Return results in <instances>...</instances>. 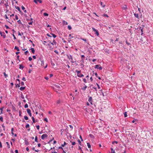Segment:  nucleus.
<instances>
[{
    "label": "nucleus",
    "instance_id": "50",
    "mask_svg": "<svg viewBox=\"0 0 153 153\" xmlns=\"http://www.w3.org/2000/svg\"><path fill=\"white\" fill-rule=\"evenodd\" d=\"M134 132H132L131 134V136L132 137H134Z\"/></svg>",
    "mask_w": 153,
    "mask_h": 153
},
{
    "label": "nucleus",
    "instance_id": "17",
    "mask_svg": "<svg viewBox=\"0 0 153 153\" xmlns=\"http://www.w3.org/2000/svg\"><path fill=\"white\" fill-rule=\"evenodd\" d=\"M15 7L16 9H17L20 12H21L20 8L19 7L15 6Z\"/></svg>",
    "mask_w": 153,
    "mask_h": 153
},
{
    "label": "nucleus",
    "instance_id": "27",
    "mask_svg": "<svg viewBox=\"0 0 153 153\" xmlns=\"http://www.w3.org/2000/svg\"><path fill=\"white\" fill-rule=\"evenodd\" d=\"M14 49L18 51H19V48L16 46H15Z\"/></svg>",
    "mask_w": 153,
    "mask_h": 153
},
{
    "label": "nucleus",
    "instance_id": "33",
    "mask_svg": "<svg viewBox=\"0 0 153 153\" xmlns=\"http://www.w3.org/2000/svg\"><path fill=\"white\" fill-rule=\"evenodd\" d=\"M51 62V65L52 66H54L55 65V64L53 62V61L52 60H51V62Z\"/></svg>",
    "mask_w": 153,
    "mask_h": 153
},
{
    "label": "nucleus",
    "instance_id": "61",
    "mask_svg": "<svg viewBox=\"0 0 153 153\" xmlns=\"http://www.w3.org/2000/svg\"><path fill=\"white\" fill-rule=\"evenodd\" d=\"M15 19L16 20H18V16L16 15H15Z\"/></svg>",
    "mask_w": 153,
    "mask_h": 153
},
{
    "label": "nucleus",
    "instance_id": "22",
    "mask_svg": "<svg viewBox=\"0 0 153 153\" xmlns=\"http://www.w3.org/2000/svg\"><path fill=\"white\" fill-rule=\"evenodd\" d=\"M89 136L91 138H94V136L92 134H90L89 135Z\"/></svg>",
    "mask_w": 153,
    "mask_h": 153
},
{
    "label": "nucleus",
    "instance_id": "52",
    "mask_svg": "<svg viewBox=\"0 0 153 153\" xmlns=\"http://www.w3.org/2000/svg\"><path fill=\"white\" fill-rule=\"evenodd\" d=\"M53 43L55 45H56L57 43L54 39L53 40Z\"/></svg>",
    "mask_w": 153,
    "mask_h": 153
},
{
    "label": "nucleus",
    "instance_id": "18",
    "mask_svg": "<svg viewBox=\"0 0 153 153\" xmlns=\"http://www.w3.org/2000/svg\"><path fill=\"white\" fill-rule=\"evenodd\" d=\"M25 144L27 146L29 145V142L27 140H25Z\"/></svg>",
    "mask_w": 153,
    "mask_h": 153
},
{
    "label": "nucleus",
    "instance_id": "40",
    "mask_svg": "<svg viewBox=\"0 0 153 153\" xmlns=\"http://www.w3.org/2000/svg\"><path fill=\"white\" fill-rule=\"evenodd\" d=\"M0 120L1 122L3 121V118L2 116H0Z\"/></svg>",
    "mask_w": 153,
    "mask_h": 153
},
{
    "label": "nucleus",
    "instance_id": "6",
    "mask_svg": "<svg viewBox=\"0 0 153 153\" xmlns=\"http://www.w3.org/2000/svg\"><path fill=\"white\" fill-rule=\"evenodd\" d=\"M33 1L36 4L38 3V2H39L40 3H41L42 2L41 0H33Z\"/></svg>",
    "mask_w": 153,
    "mask_h": 153
},
{
    "label": "nucleus",
    "instance_id": "13",
    "mask_svg": "<svg viewBox=\"0 0 153 153\" xmlns=\"http://www.w3.org/2000/svg\"><path fill=\"white\" fill-rule=\"evenodd\" d=\"M41 62V65L42 66L44 67V62L43 60H42Z\"/></svg>",
    "mask_w": 153,
    "mask_h": 153
},
{
    "label": "nucleus",
    "instance_id": "48",
    "mask_svg": "<svg viewBox=\"0 0 153 153\" xmlns=\"http://www.w3.org/2000/svg\"><path fill=\"white\" fill-rule=\"evenodd\" d=\"M142 39V38H141L140 39V42L141 43H144V42H143V40Z\"/></svg>",
    "mask_w": 153,
    "mask_h": 153
},
{
    "label": "nucleus",
    "instance_id": "54",
    "mask_svg": "<svg viewBox=\"0 0 153 153\" xmlns=\"http://www.w3.org/2000/svg\"><path fill=\"white\" fill-rule=\"evenodd\" d=\"M102 67L100 66L98 68V69H99L100 70H102Z\"/></svg>",
    "mask_w": 153,
    "mask_h": 153
},
{
    "label": "nucleus",
    "instance_id": "62",
    "mask_svg": "<svg viewBox=\"0 0 153 153\" xmlns=\"http://www.w3.org/2000/svg\"><path fill=\"white\" fill-rule=\"evenodd\" d=\"M114 143H116L117 144L118 143V142L117 141H114L112 143V144H114Z\"/></svg>",
    "mask_w": 153,
    "mask_h": 153
},
{
    "label": "nucleus",
    "instance_id": "20",
    "mask_svg": "<svg viewBox=\"0 0 153 153\" xmlns=\"http://www.w3.org/2000/svg\"><path fill=\"white\" fill-rule=\"evenodd\" d=\"M62 23L63 25H67L68 24L67 22L65 20H63L62 21Z\"/></svg>",
    "mask_w": 153,
    "mask_h": 153
},
{
    "label": "nucleus",
    "instance_id": "32",
    "mask_svg": "<svg viewBox=\"0 0 153 153\" xmlns=\"http://www.w3.org/2000/svg\"><path fill=\"white\" fill-rule=\"evenodd\" d=\"M100 91H101V95H102L103 96H104L105 95L103 93V92H102V90H100Z\"/></svg>",
    "mask_w": 153,
    "mask_h": 153
},
{
    "label": "nucleus",
    "instance_id": "19",
    "mask_svg": "<svg viewBox=\"0 0 153 153\" xmlns=\"http://www.w3.org/2000/svg\"><path fill=\"white\" fill-rule=\"evenodd\" d=\"M54 86L55 87L59 89L60 88V86L58 85L55 84Z\"/></svg>",
    "mask_w": 153,
    "mask_h": 153
},
{
    "label": "nucleus",
    "instance_id": "25",
    "mask_svg": "<svg viewBox=\"0 0 153 153\" xmlns=\"http://www.w3.org/2000/svg\"><path fill=\"white\" fill-rule=\"evenodd\" d=\"M87 145L88 147L89 148H91V144H90V143H87Z\"/></svg>",
    "mask_w": 153,
    "mask_h": 153
},
{
    "label": "nucleus",
    "instance_id": "31",
    "mask_svg": "<svg viewBox=\"0 0 153 153\" xmlns=\"http://www.w3.org/2000/svg\"><path fill=\"white\" fill-rule=\"evenodd\" d=\"M17 22L19 24H20L22 25H23V24H22V22H21L20 20H18L17 21Z\"/></svg>",
    "mask_w": 153,
    "mask_h": 153
},
{
    "label": "nucleus",
    "instance_id": "4",
    "mask_svg": "<svg viewBox=\"0 0 153 153\" xmlns=\"http://www.w3.org/2000/svg\"><path fill=\"white\" fill-rule=\"evenodd\" d=\"M48 137V135L47 134H45L42 135L41 138L42 140H44L45 138L47 137Z\"/></svg>",
    "mask_w": 153,
    "mask_h": 153
},
{
    "label": "nucleus",
    "instance_id": "49",
    "mask_svg": "<svg viewBox=\"0 0 153 153\" xmlns=\"http://www.w3.org/2000/svg\"><path fill=\"white\" fill-rule=\"evenodd\" d=\"M25 108H27L28 107V105L27 104H26L25 105Z\"/></svg>",
    "mask_w": 153,
    "mask_h": 153
},
{
    "label": "nucleus",
    "instance_id": "55",
    "mask_svg": "<svg viewBox=\"0 0 153 153\" xmlns=\"http://www.w3.org/2000/svg\"><path fill=\"white\" fill-rule=\"evenodd\" d=\"M54 52L57 54H59V52L57 50H55Z\"/></svg>",
    "mask_w": 153,
    "mask_h": 153
},
{
    "label": "nucleus",
    "instance_id": "3",
    "mask_svg": "<svg viewBox=\"0 0 153 153\" xmlns=\"http://www.w3.org/2000/svg\"><path fill=\"white\" fill-rule=\"evenodd\" d=\"M88 101L91 104V105H93V104L92 102V97H90L89 96H88Z\"/></svg>",
    "mask_w": 153,
    "mask_h": 153
},
{
    "label": "nucleus",
    "instance_id": "43",
    "mask_svg": "<svg viewBox=\"0 0 153 153\" xmlns=\"http://www.w3.org/2000/svg\"><path fill=\"white\" fill-rule=\"evenodd\" d=\"M20 82H19V83L16 84V87H20Z\"/></svg>",
    "mask_w": 153,
    "mask_h": 153
},
{
    "label": "nucleus",
    "instance_id": "2",
    "mask_svg": "<svg viewBox=\"0 0 153 153\" xmlns=\"http://www.w3.org/2000/svg\"><path fill=\"white\" fill-rule=\"evenodd\" d=\"M92 29L93 31L95 32V34H96L97 36H98L99 35V34L98 31V30L94 28H92Z\"/></svg>",
    "mask_w": 153,
    "mask_h": 153
},
{
    "label": "nucleus",
    "instance_id": "8",
    "mask_svg": "<svg viewBox=\"0 0 153 153\" xmlns=\"http://www.w3.org/2000/svg\"><path fill=\"white\" fill-rule=\"evenodd\" d=\"M43 56L42 55H41L39 57V61H41L42 60H43Z\"/></svg>",
    "mask_w": 153,
    "mask_h": 153
},
{
    "label": "nucleus",
    "instance_id": "37",
    "mask_svg": "<svg viewBox=\"0 0 153 153\" xmlns=\"http://www.w3.org/2000/svg\"><path fill=\"white\" fill-rule=\"evenodd\" d=\"M70 142L71 143L72 145L74 146L76 144V143L75 142H72V141H71Z\"/></svg>",
    "mask_w": 153,
    "mask_h": 153
},
{
    "label": "nucleus",
    "instance_id": "16",
    "mask_svg": "<svg viewBox=\"0 0 153 153\" xmlns=\"http://www.w3.org/2000/svg\"><path fill=\"white\" fill-rule=\"evenodd\" d=\"M141 27H139V29H141V35H143V28L142 29H141Z\"/></svg>",
    "mask_w": 153,
    "mask_h": 153
},
{
    "label": "nucleus",
    "instance_id": "7",
    "mask_svg": "<svg viewBox=\"0 0 153 153\" xmlns=\"http://www.w3.org/2000/svg\"><path fill=\"white\" fill-rule=\"evenodd\" d=\"M67 56L68 58L69 59H71V60H73V58H72V56L71 55H67Z\"/></svg>",
    "mask_w": 153,
    "mask_h": 153
},
{
    "label": "nucleus",
    "instance_id": "35",
    "mask_svg": "<svg viewBox=\"0 0 153 153\" xmlns=\"http://www.w3.org/2000/svg\"><path fill=\"white\" fill-rule=\"evenodd\" d=\"M68 28L69 30H71L72 29V27L70 25H68Z\"/></svg>",
    "mask_w": 153,
    "mask_h": 153
},
{
    "label": "nucleus",
    "instance_id": "53",
    "mask_svg": "<svg viewBox=\"0 0 153 153\" xmlns=\"http://www.w3.org/2000/svg\"><path fill=\"white\" fill-rule=\"evenodd\" d=\"M44 120L46 121L47 122H48V120L47 118H45L44 119Z\"/></svg>",
    "mask_w": 153,
    "mask_h": 153
},
{
    "label": "nucleus",
    "instance_id": "57",
    "mask_svg": "<svg viewBox=\"0 0 153 153\" xmlns=\"http://www.w3.org/2000/svg\"><path fill=\"white\" fill-rule=\"evenodd\" d=\"M29 61H31L32 60V58L31 57H29L28 58Z\"/></svg>",
    "mask_w": 153,
    "mask_h": 153
},
{
    "label": "nucleus",
    "instance_id": "29",
    "mask_svg": "<svg viewBox=\"0 0 153 153\" xmlns=\"http://www.w3.org/2000/svg\"><path fill=\"white\" fill-rule=\"evenodd\" d=\"M51 34L52 35V36H53L54 38H55L56 37V35L54 33H51Z\"/></svg>",
    "mask_w": 153,
    "mask_h": 153
},
{
    "label": "nucleus",
    "instance_id": "63",
    "mask_svg": "<svg viewBox=\"0 0 153 153\" xmlns=\"http://www.w3.org/2000/svg\"><path fill=\"white\" fill-rule=\"evenodd\" d=\"M28 53V51H26L25 52V54L26 55H27V53Z\"/></svg>",
    "mask_w": 153,
    "mask_h": 153
},
{
    "label": "nucleus",
    "instance_id": "64",
    "mask_svg": "<svg viewBox=\"0 0 153 153\" xmlns=\"http://www.w3.org/2000/svg\"><path fill=\"white\" fill-rule=\"evenodd\" d=\"M21 8L23 10H24L25 9V7L22 5L21 6Z\"/></svg>",
    "mask_w": 153,
    "mask_h": 153
},
{
    "label": "nucleus",
    "instance_id": "10",
    "mask_svg": "<svg viewBox=\"0 0 153 153\" xmlns=\"http://www.w3.org/2000/svg\"><path fill=\"white\" fill-rule=\"evenodd\" d=\"M100 4L102 6V7H104L105 6V4L103 3V2H102L101 1H100Z\"/></svg>",
    "mask_w": 153,
    "mask_h": 153
},
{
    "label": "nucleus",
    "instance_id": "56",
    "mask_svg": "<svg viewBox=\"0 0 153 153\" xmlns=\"http://www.w3.org/2000/svg\"><path fill=\"white\" fill-rule=\"evenodd\" d=\"M83 81L85 83L87 82L86 79L85 78H84L83 79Z\"/></svg>",
    "mask_w": 153,
    "mask_h": 153
},
{
    "label": "nucleus",
    "instance_id": "24",
    "mask_svg": "<svg viewBox=\"0 0 153 153\" xmlns=\"http://www.w3.org/2000/svg\"><path fill=\"white\" fill-rule=\"evenodd\" d=\"M100 66V65H95V68L97 69H98V68Z\"/></svg>",
    "mask_w": 153,
    "mask_h": 153
},
{
    "label": "nucleus",
    "instance_id": "11",
    "mask_svg": "<svg viewBox=\"0 0 153 153\" xmlns=\"http://www.w3.org/2000/svg\"><path fill=\"white\" fill-rule=\"evenodd\" d=\"M19 69H21L22 70L23 69V68H24V66H23V65L22 64L19 65Z\"/></svg>",
    "mask_w": 153,
    "mask_h": 153
},
{
    "label": "nucleus",
    "instance_id": "28",
    "mask_svg": "<svg viewBox=\"0 0 153 153\" xmlns=\"http://www.w3.org/2000/svg\"><path fill=\"white\" fill-rule=\"evenodd\" d=\"M4 108V107H3L2 108H0V110L1 111V114H3V112H2V111H3V109Z\"/></svg>",
    "mask_w": 153,
    "mask_h": 153
},
{
    "label": "nucleus",
    "instance_id": "21",
    "mask_svg": "<svg viewBox=\"0 0 153 153\" xmlns=\"http://www.w3.org/2000/svg\"><path fill=\"white\" fill-rule=\"evenodd\" d=\"M25 87H21L20 88V90L21 91H22L24 90L25 89Z\"/></svg>",
    "mask_w": 153,
    "mask_h": 153
},
{
    "label": "nucleus",
    "instance_id": "58",
    "mask_svg": "<svg viewBox=\"0 0 153 153\" xmlns=\"http://www.w3.org/2000/svg\"><path fill=\"white\" fill-rule=\"evenodd\" d=\"M36 127L37 129L38 130H39V129L40 126L39 125L36 126Z\"/></svg>",
    "mask_w": 153,
    "mask_h": 153
},
{
    "label": "nucleus",
    "instance_id": "51",
    "mask_svg": "<svg viewBox=\"0 0 153 153\" xmlns=\"http://www.w3.org/2000/svg\"><path fill=\"white\" fill-rule=\"evenodd\" d=\"M20 84L21 85H22V86L24 85H25L24 82L22 81L21 82Z\"/></svg>",
    "mask_w": 153,
    "mask_h": 153
},
{
    "label": "nucleus",
    "instance_id": "44",
    "mask_svg": "<svg viewBox=\"0 0 153 153\" xmlns=\"http://www.w3.org/2000/svg\"><path fill=\"white\" fill-rule=\"evenodd\" d=\"M21 98L22 99H24L25 98V97L22 93H21Z\"/></svg>",
    "mask_w": 153,
    "mask_h": 153
},
{
    "label": "nucleus",
    "instance_id": "42",
    "mask_svg": "<svg viewBox=\"0 0 153 153\" xmlns=\"http://www.w3.org/2000/svg\"><path fill=\"white\" fill-rule=\"evenodd\" d=\"M73 34H70L69 35V36L70 37V38H69V39H71L72 38H73V36H72L71 35Z\"/></svg>",
    "mask_w": 153,
    "mask_h": 153
},
{
    "label": "nucleus",
    "instance_id": "23",
    "mask_svg": "<svg viewBox=\"0 0 153 153\" xmlns=\"http://www.w3.org/2000/svg\"><path fill=\"white\" fill-rule=\"evenodd\" d=\"M87 86L85 85L84 87L82 88V89L83 91H85L86 90V88H87Z\"/></svg>",
    "mask_w": 153,
    "mask_h": 153
},
{
    "label": "nucleus",
    "instance_id": "41",
    "mask_svg": "<svg viewBox=\"0 0 153 153\" xmlns=\"http://www.w3.org/2000/svg\"><path fill=\"white\" fill-rule=\"evenodd\" d=\"M6 144L7 145V146L8 148H10V145L8 142H6Z\"/></svg>",
    "mask_w": 153,
    "mask_h": 153
},
{
    "label": "nucleus",
    "instance_id": "15",
    "mask_svg": "<svg viewBox=\"0 0 153 153\" xmlns=\"http://www.w3.org/2000/svg\"><path fill=\"white\" fill-rule=\"evenodd\" d=\"M0 34L1 36H3L4 38H5L6 36L5 35H3L2 33L1 32H0Z\"/></svg>",
    "mask_w": 153,
    "mask_h": 153
},
{
    "label": "nucleus",
    "instance_id": "5",
    "mask_svg": "<svg viewBox=\"0 0 153 153\" xmlns=\"http://www.w3.org/2000/svg\"><path fill=\"white\" fill-rule=\"evenodd\" d=\"M27 113H28V114L29 115L30 117H31V116H32V114H31V111L30 110V109H29V108L27 109Z\"/></svg>",
    "mask_w": 153,
    "mask_h": 153
},
{
    "label": "nucleus",
    "instance_id": "12",
    "mask_svg": "<svg viewBox=\"0 0 153 153\" xmlns=\"http://www.w3.org/2000/svg\"><path fill=\"white\" fill-rule=\"evenodd\" d=\"M30 50L31 51V52L33 53H34L35 52V51L33 48H31L30 49Z\"/></svg>",
    "mask_w": 153,
    "mask_h": 153
},
{
    "label": "nucleus",
    "instance_id": "38",
    "mask_svg": "<svg viewBox=\"0 0 153 153\" xmlns=\"http://www.w3.org/2000/svg\"><path fill=\"white\" fill-rule=\"evenodd\" d=\"M35 141L36 142H38V138L37 136H36L35 139Z\"/></svg>",
    "mask_w": 153,
    "mask_h": 153
},
{
    "label": "nucleus",
    "instance_id": "39",
    "mask_svg": "<svg viewBox=\"0 0 153 153\" xmlns=\"http://www.w3.org/2000/svg\"><path fill=\"white\" fill-rule=\"evenodd\" d=\"M3 74L4 75V76H5V78H7V76H8V75L7 74H6L5 72H4L3 73Z\"/></svg>",
    "mask_w": 153,
    "mask_h": 153
},
{
    "label": "nucleus",
    "instance_id": "36",
    "mask_svg": "<svg viewBox=\"0 0 153 153\" xmlns=\"http://www.w3.org/2000/svg\"><path fill=\"white\" fill-rule=\"evenodd\" d=\"M24 119L26 120H27L28 119V117H27V116H25L24 117Z\"/></svg>",
    "mask_w": 153,
    "mask_h": 153
},
{
    "label": "nucleus",
    "instance_id": "60",
    "mask_svg": "<svg viewBox=\"0 0 153 153\" xmlns=\"http://www.w3.org/2000/svg\"><path fill=\"white\" fill-rule=\"evenodd\" d=\"M85 58V56L84 55H82L81 56V58L82 59H83V58Z\"/></svg>",
    "mask_w": 153,
    "mask_h": 153
},
{
    "label": "nucleus",
    "instance_id": "26",
    "mask_svg": "<svg viewBox=\"0 0 153 153\" xmlns=\"http://www.w3.org/2000/svg\"><path fill=\"white\" fill-rule=\"evenodd\" d=\"M32 119L33 123H35V122H37L35 120V118L33 117H32Z\"/></svg>",
    "mask_w": 153,
    "mask_h": 153
},
{
    "label": "nucleus",
    "instance_id": "34",
    "mask_svg": "<svg viewBox=\"0 0 153 153\" xmlns=\"http://www.w3.org/2000/svg\"><path fill=\"white\" fill-rule=\"evenodd\" d=\"M124 116L125 117H127V113L126 112H125L124 113Z\"/></svg>",
    "mask_w": 153,
    "mask_h": 153
},
{
    "label": "nucleus",
    "instance_id": "59",
    "mask_svg": "<svg viewBox=\"0 0 153 153\" xmlns=\"http://www.w3.org/2000/svg\"><path fill=\"white\" fill-rule=\"evenodd\" d=\"M96 84H97V86L98 88L99 89H100V87L99 85L98 84H97V83H96Z\"/></svg>",
    "mask_w": 153,
    "mask_h": 153
},
{
    "label": "nucleus",
    "instance_id": "1",
    "mask_svg": "<svg viewBox=\"0 0 153 153\" xmlns=\"http://www.w3.org/2000/svg\"><path fill=\"white\" fill-rule=\"evenodd\" d=\"M81 71H78L77 70L76 71V72L77 73V76L78 77H81L84 76V75L80 74Z\"/></svg>",
    "mask_w": 153,
    "mask_h": 153
},
{
    "label": "nucleus",
    "instance_id": "30",
    "mask_svg": "<svg viewBox=\"0 0 153 153\" xmlns=\"http://www.w3.org/2000/svg\"><path fill=\"white\" fill-rule=\"evenodd\" d=\"M30 127V125L29 124L27 123L25 126V128H29Z\"/></svg>",
    "mask_w": 153,
    "mask_h": 153
},
{
    "label": "nucleus",
    "instance_id": "14",
    "mask_svg": "<svg viewBox=\"0 0 153 153\" xmlns=\"http://www.w3.org/2000/svg\"><path fill=\"white\" fill-rule=\"evenodd\" d=\"M99 79H101V78L100 77V76H98V74H97V73H95L94 74Z\"/></svg>",
    "mask_w": 153,
    "mask_h": 153
},
{
    "label": "nucleus",
    "instance_id": "46",
    "mask_svg": "<svg viewBox=\"0 0 153 153\" xmlns=\"http://www.w3.org/2000/svg\"><path fill=\"white\" fill-rule=\"evenodd\" d=\"M77 141L78 142V143H79V144L81 146L82 145H81V142L80 141V140L79 139H78V140H77Z\"/></svg>",
    "mask_w": 153,
    "mask_h": 153
},
{
    "label": "nucleus",
    "instance_id": "47",
    "mask_svg": "<svg viewBox=\"0 0 153 153\" xmlns=\"http://www.w3.org/2000/svg\"><path fill=\"white\" fill-rule=\"evenodd\" d=\"M102 16L104 17H108V16L107 14H103Z\"/></svg>",
    "mask_w": 153,
    "mask_h": 153
},
{
    "label": "nucleus",
    "instance_id": "45",
    "mask_svg": "<svg viewBox=\"0 0 153 153\" xmlns=\"http://www.w3.org/2000/svg\"><path fill=\"white\" fill-rule=\"evenodd\" d=\"M43 15L45 16H48V14L46 13H43Z\"/></svg>",
    "mask_w": 153,
    "mask_h": 153
},
{
    "label": "nucleus",
    "instance_id": "9",
    "mask_svg": "<svg viewBox=\"0 0 153 153\" xmlns=\"http://www.w3.org/2000/svg\"><path fill=\"white\" fill-rule=\"evenodd\" d=\"M134 15L135 17L137 18L138 19H139V18L138 13H134Z\"/></svg>",
    "mask_w": 153,
    "mask_h": 153
}]
</instances>
